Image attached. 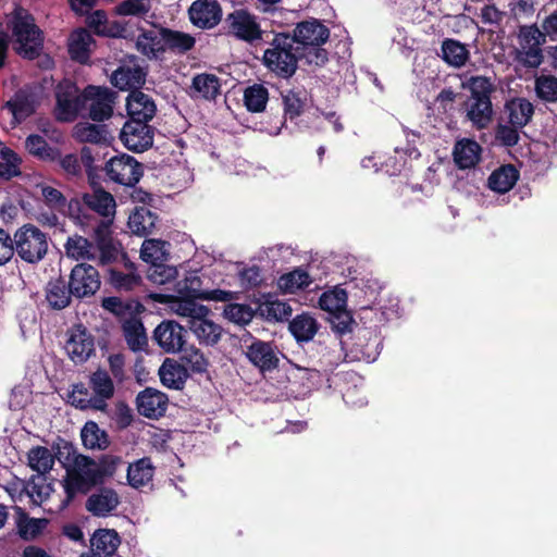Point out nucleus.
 <instances>
[{
  "mask_svg": "<svg viewBox=\"0 0 557 557\" xmlns=\"http://www.w3.org/2000/svg\"><path fill=\"white\" fill-rule=\"evenodd\" d=\"M58 458H65L66 461L72 459V468L66 470L64 479V492L66 503L74 499L77 494H87L97 485H101L108 478L114 475L116 467L122 462L121 457L113 455H102L99 460L91 457L76 454L71 443L64 442L58 447Z\"/></svg>",
  "mask_w": 557,
  "mask_h": 557,
  "instance_id": "f257e3e1",
  "label": "nucleus"
},
{
  "mask_svg": "<svg viewBox=\"0 0 557 557\" xmlns=\"http://www.w3.org/2000/svg\"><path fill=\"white\" fill-rule=\"evenodd\" d=\"M8 28L12 33L13 49L17 55L28 61L41 55L45 34L27 9L16 5L10 14Z\"/></svg>",
  "mask_w": 557,
  "mask_h": 557,
  "instance_id": "f03ea898",
  "label": "nucleus"
},
{
  "mask_svg": "<svg viewBox=\"0 0 557 557\" xmlns=\"http://www.w3.org/2000/svg\"><path fill=\"white\" fill-rule=\"evenodd\" d=\"M269 45L263 52V65L278 77H292L298 69L299 60L305 59V52L295 38L287 32L275 33Z\"/></svg>",
  "mask_w": 557,
  "mask_h": 557,
  "instance_id": "7ed1b4c3",
  "label": "nucleus"
},
{
  "mask_svg": "<svg viewBox=\"0 0 557 557\" xmlns=\"http://www.w3.org/2000/svg\"><path fill=\"white\" fill-rule=\"evenodd\" d=\"M330 29L318 18H309L297 23L290 36L305 52L308 64L324 66L329 61V52L322 46L330 38Z\"/></svg>",
  "mask_w": 557,
  "mask_h": 557,
  "instance_id": "20e7f679",
  "label": "nucleus"
},
{
  "mask_svg": "<svg viewBox=\"0 0 557 557\" xmlns=\"http://www.w3.org/2000/svg\"><path fill=\"white\" fill-rule=\"evenodd\" d=\"M101 306L122 323L123 334L131 350L139 351V299L123 301L119 297L110 296L102 299Z\"/></svg>",
  "mask_w": 557,
  "mask_h": 557,
  "instance_id": "39448f33",
  "label": "nucleus"
},
{
  "mask_svg": "<svg viewBox=\"0 0 557 557\" xmlns=\"http://www.w3.org/2000/svg\"><path fill=\"white\" fill-rule=\"evenodd\" d=\"M15 253L26 263L36 264L48 252V236L30 223L23 224L14 232Z\"/></svg>",
  "mask_w": 557,
  "mask_h": 557,
  "instance_id": "423d86ee",
  "label": "nucleus"
},
{
  "mask_svg": "<svg viewBox=\"0 0 557 557\" xmlns=\"http://www.w3.org/2000/svg\"><path fill=\"white\" fill-rule=\"evenodd\" d=\"M520 49L517 50L516 61L527 69H537L544 61L542 46L546 42L545 34L536 24L521 25L518 32Z\"/></svg>",
  "mask_w": 557,
  "mask_h": 557,
  "instance_id": "0eeeda50",
  "label": "nucleus"
},
{
  "mask_svg": "<svg viewBox=\"0 0 557 557\" xmlns=\"http://www.w3.org/2000/svg\"><path fill=\"white\" fill-rule=\"evenodd\" d=\"M224 33L237 40L253 45L263 39L258 17L246 9H236L224 18Z\"/></svg>",
  "mask_w": 557,
  "mask_h": 557,
  "instance_id": "6e6552de",
  "label": "nucleus"
},
{
  "mask_svg": "<svg viewBox=\"0 0 557 557\" xmlns=\"http://www.w3.org/2000/svg\"><path fill=\"white\" fill-rule=\"evenodd\" d=\"M40 106L38 87L34 84H25L16 89L13 96L3 103L2 110L12 114L11 126L15 128L33 116Z\"/></svg>",
  "mask_w": 557,
  "mask_h": 557,
  "instance_id": "1a4fd4ad",
  "label": "nucleus"
},
{
  "mask_svg": "<svg viewBox=\"0 0 557 557\" xmlns=\"http://www.w3.org/2000/svg\"><path fill=\"white\" fill-rule=\"evenodd\" d=\"M70 292L77 299L94 296L101 286L98 270L88 263H77L71 270L69 276Z\"/></svg>",
  "mask_w": 557,
  "mask_h": 557,
  "instance_id": "9d476101",
  "label": "nucleus"
},
{
  "mask_svg": "<svg viewBox=\"0 0 557 557\" xmlns=\"http://www.w3.org/2000/svg\"><path fill=\"white\" fill-rule=\"evenodd\" d=\"M116 94L108 87L88 85L84 89V107L89 103V117L103 122L113 114Z\"/></svg>",
  "mask_w": 557,
  "mask_h": 557,
  "instance_id": "9b49d317",
  "label": "nucleus"
},
{
  "mask_svg": "<svg viewBox=\"0 0 557 557\" xmlns=\"http://www.w3.org/2000/svg\"><path fill=\"white\" fill-rule=\"evenodd\" d=\"M103 170L107 176L117 184L134 186L139 182V162L129 154L112 157Z\"/></svg>",
  "mask_w": 557,
  "mask_h": 557,
  "instance_id": "f8f14e48",
  "label": "nucleus"
},
{
  "mask_svg": "<svg viewBox=\"0 0 557 557\" xmlns=\"http://www.w3.org/2000/svg\"><path fill=\"white\" fill-rule=\"evenodd\" d=\"M27 460L29 468L38 473L29 479L28 486L30 487V494H36L42 499V486L38 484L37 481H45V478L41 475L49 473L53 468L54 456L47 447L35 446L27 453Z\"/></svg>",
  "mask_w": 557,
  "mask_h": 557,
  "instance_id": "ddd939ff",
  "label": "nucleus"
},
{
  "mask_svg": "<svg viewBox=\"0 0 557 557\" xmlns=\"http://www.w3.org/2000/svg\"><path fill=\"white\" fill-rule=\"evenodd\" d=\"M188 331L173 320L162 321L153 332V339L168 354L178 352L187 343Z\"/></svg>",
  "mask_w": 557,
  "mask_h": 557,
  "instance_id": "4468645a",
  "label": "nucleus"
},
{
  "mask_svg": "<svg viewBox=\"0 0 557 557\" xmlns=\"http://www.w3.org/2000/svg\"><path fill=\"white\" fill-rule=\"evenodd\" d=\"M77 91L78 88L74 84L59 86L55 92L58 121L72 122L84 108V91L81 95H77Z\"/></svg>",
  "mask_w": 557,
  "mask_h": 557,
  "instance_id": "2eb2a0df",
  "label": "nucleus"
},
{
  "mask_svg": "<svg viewBox=\"0 0 557 557\" xmlns=\"http://www.w3.org/2000/svg\"><path fill=\"white\" fill-rule=\"evenodd\" d=\"M190 23L200 29H211L222 20V8L218 0H195L188 8Z\"/></svg>",
  "mask_w": 557,
  "mask_h": 557,
  "instance_id": "dca6fc26",
  "label": "nucleus"
},
{
  "mask_svg": "<svg viewBox=\"0 0 557 557\" xmlns=\"http://www.w3.org/2000/svg\"><path fill=\"white\" fill-rule=\"evenodd\" d=\"M147 297L159 304L169 305L177 314L186 317L188 320H193V317H198L200 313H209L207 307L197 305L196 300L178 295L174 290L171 294L149 293Z\"/></svg>",
  "mask_w": 557,
  "mask_h": 557,
  "instance_id": "f3484780",
  "label": "nucleus"
},
{
  "mask_svg": "<svg viewBox=\"0 0 557 557\" xmlns=\"http://www.w3.org/2000/svg\"><path fill=\"white\" fill-rule=\"evenodd\" d=\"M65 350L74 363H84L95 351L94 337L83 325H77L70 333Z\"/></svg>",
  "mask_w": 557,
  "mask_h": 557,
  "instance_id": "a211bd4d",
  "label": "nucleus"
},
{
  "mask_svg": "<svg viewBox=\"0 0 557 557\" xmlns=\"http://www.w3.org/2000/svg\"><path fill=\"white\" fill-rule=\"evenodd\" d=\"M245 356L261 372L272 371L278 367L280 359L275 347L270 342L253 339L246 347Z\"/></svg>",
  "mask_w": 557,
  "mask_h": 557,
  "instance_id": "6ab92c4d",
  "label": "nucleus"
},
{
  "mask_svg": "<svg viewBox=\"0 0 557 557\" xmlns=\"http://www.w3.org/2000/svg\"><path fill=\"white\" fill-rule=\"evenodd\" d=\"M354 334V343L351 351H354L358 359L367 362H373L380 355V346L382 344L375 331L368 327L357 326Z\"/></svg>",
  "mask_w": 557,
  "mask_h": 557,
  "instance_id": "aec40b11",
  "label": "nucleus"
},
{
  "mask_svg": "<svg viewBox=\"0 0 557 557\" xmlns=\"http://www.w3.org/2000/svg\"><path fill=\"white\" fill-rule=\"evenodd\" d=\"M111 84L120 90H129L127 97L128 106L132 102L139 104V65L131 67H119L111 75Z\"/></svg>",
  "mask_w": 557,
  "mask_h": 557,
  "instance_id": "412c9836",
  "label": "nucleus"
},
{
  "mask_svg": "<svg viewBox=\"0 0 557 557\" xmlns=\"http://www.w3.org/2000/svg\"><path fill=\"white\" fill-rule=\"evenodd\" d=\"M89 387L94 392L95 410L103 411L107 400L114 395V384L107 370L98 369L89 377Z\"/></svg>",
  "mask_w": 557,
  "mask_h": 557,
  "instance_id": "4be33fe9",
  "label": "nucleus"
},
{
  "mask_svg": "<svg viewBox=\"0 0 557 557\" xmlns=\"http://www.w3.org/2000/svg\"><path fill=\"white\" fill-rule=\"evenodd\" d=\"M16 533L24 541H33L47 528L49 521L46 518H33L22 507L15 506Z\"/></svg>",
  "mask_w": 557,
  "mask_h": 557,
  "instance_id": "5701e85b",
  "label": "nucleus"
},
{
  "mask_svg": "<svg viewBox=\"0 0 557 557\" xmlns=\"http://www.w3.org/2000/svg\"><path fill=\"white\" fill-rule=\"evenodd\" d=\"M207 315L200 313L198 317H193V320H188V327L201 344L214 346L221 339L223 329L207 319Z\"/></svg>",
  "mask_w": 557,
  "mask_h": 557,
  "instance_id": "b1692460",
  "label": "nucleus"
},
{
  "mask_svg": "<svg viewBox=\"0 0 557 557\" xmlns=\"http://www.w3.org/2000/svg\"><path fill=\"white\" fill-rule=\"evenodd\" d=\"M162 385L168 388L181 391L188 379V370L184 364L171 358H165L158 370Z\"/></svg>",
  "mask_w": 557,
  "mask_h": 557,
  "instance_id": "393cba45",
  "label": "nucleus"
},
{
  "mask_svg": "<svg viewBox=\"0 0 557 557\" xmlns=\"http://www.w3.org/2000/svg\"><path fill=\"white\" fill-rule=\"evenodd\" d=\"M482 147L473 139L463 138L455 144L453 156L458 169L474 168L481 160Z\"/></svg>",
  "mask_w": 557,
  "mask_h": 557,
  "instance_id": "a878e982",
  "label": "nucleus"
},
{
  "mask_svg": "<svg viewBox=\"0 0 557 557\" xmlns=\"http://www.w3.org/2000/svg\"><path fill=\"white\" fill-rule=\"evenodd\" d=\"M169 397L165 393L146 387L141 391V416L149 419H159L166 412Z\"/></svg>",
  "mask_w": 557,
  "mask_h": 557,
  "instance_id": "bb28decb",
  "label": "nucleus"
},
{
  "mask_svg": "<svg viewBox=\"0 0 557 557\" xmlns=\"http://www.w3.org/2000/svg\"><path fill=\"white\" fill-rule=\"evenodd\" d=\"M168 27L156 26L151 29L141 27V54L147 55L149 59H160L166 51L165 46V32Z\"/></svg>",
  "mask_w": 557,
  "mask_h": 557,
  "instance_id": "cd10ccee",
  "label": "nucleus"
},
{
  "mask_svg": "<svg viewBox=\"0 0 557 557\" xmlns=\"http://www.w3.org/2000/svg\"><path fill=\"white\" fill-rule=\"evenodd\" d=\"M120 503L117 493L112 488L102 487L91 494L86 502V509L96 517H107Z\"/></svg>",
  "mask_w": 557,
  "mask_h": 557,
  "instance_id": "c85d7f7f",
  "label": "nucleus"
},
{
  "mask_svg": "<svg viewBox=\"0 0 557 557\" xmlns=\"http://www.w3.org/2000/svg\"><path fill=\"white\" fill-rule=\"evenodd\" d=\"M462 109L466 112V117L476 129L486 128L493 120L492 101L467 99L462 104Z\"/></svg>",
  "mask_w": 557,
  "mask_h": 557,
  "instance_id": "c756f323",
  "label": "nucleus"
},
{
  "mask_svg": "<svg viewBox=\"0 0 557 557\" xmlns=\"http://www.w3.org/2000/svg\"><path fill=\"white\" fill-rule=\"evenodd\" d=\"M94 42L91 34L87 29L79 28L74 30L69 38L67 45L71 60L79 64H87L90 59V45Z\"/></svg>",
  "mask_w": 557,
  "mask_h": 557,
  "instance_id": "7c9ffc66",
  "label": "nucleus"
},
{
  "mask_svg": "<svg viewBox=\"0 0 557 557\" xmlns=\"http://www.w3.org/2000/svg\"><path fill=\"white\" fill-rule=\"evenodd\" d=\"M157 106L152 98L141 92V154L152 148L156 128L149 122L156 116Z\"/></svg>",
  "mask_w": 557,
  "mask_h": 557,
  "instance_id": "2f4dec72",
  "label": "nucleus"
},
{
  "mask_svg": "<svg viewBox=\"0 0 557 557\" xmlns=\"http://www.w3.org/2000/svg\"><path fill=\"white\" fill-rule=\"evenodd\" d=\"M520 177V172L513 164H504L494 170L488 176L487 186L498 194L508 193Z\"/></svg>",
  "mask_w": 557,
  "mask_h": 557,
  "instance_id": "473e14b6",
  "label": "nucleus"
},
{
  "mask_svg": "<svg viewBox=\"0 0 557 557\" xmlns=\"http://www.w3.org/2000/svg\"><path fill=\"white\" fill-rule=\"evenodd\" d=\"M121 544V539L115 530L99 529L90 539L91 550L101 557L113 556Z\"/></svg>",
  "mask_w": 557,
  "mask_h": 557,
  "instance_id": "72a5a7b5",
  "label": "nucleus"
},
{
  "mask_svg": "<svg viewBox=\"0 0 557 557\" xmlns=\"http://www.w3.org/2000/svg\"><path fill=\"white\" fill-rule=\"evenodd\" d=\"M73 294L70 292L69 282L60 276L50 281L47 287L46 299L54 310H62L71 305Z\"/></svg>",
  "mask_w": 557,
  "mask_h": 557,
  "instance_id": "f704fd0d",
  "label": "nucleus"
},
{
  "mask_svg": "<svg viewBox=\"0 0 557 557\" xmlns=\"http://www.w3.org/2000/svg\"><path fill=\"white\" fill-rule=\"evenodd\" d=\"M284 119L295 122L308 107V94L305 89H290L282 95Z\"/></svg>",
  "mask_w": 557,
  "mask_h": 557,
  "instance_id": "c9c22d12",
  "label": "nucleus"
},
{
  "mask_svg": "<svg viewBox=\"0 0 557 557\" xmlns=\"http://www.w3.org/2000/svg\"><path fill=\"white\" fill-rule=\"evenodd\" d=\"M83 202L90 210L99 213L100 215L108 218L113 215L115 212V200L113 196L102 189H95L92 193L83 195Z\"/></svg>",
  "mask_w": 557,
  "mask_h": 557,
  "instance_id": "e433bc0d",
  "label": "nucleus"
},
{
  "mask_svg": "<svg viewBox=\"0 0 557 557\" xmlns=\"http://www.w3.org/2000/svg\"><path fill=\"white\" fill-rule=\"evenodd\" d=\"M26 151L41 161L54 162L60 158V149L49 146L47 140L38 134H30L25 139Z\"/></svg>",
  "mask_w": 557,
  "mask_h": 557,
  "instance_id": "4c0bfd02",
  "label": "nucleus"
},
{
  "mask_svg": "<svg viewBox=\"0 0 557 557\" xmlns=\"http://www.w3.org/2000/svg\"><path fill=\"white\" fill-rule=\"evenodd\" d=\"M441 57L448 65L461 67L468 61L470 52L465 44L446 38L442 41Z\"/></svg>",
  "mask_w": 557,
  "mask_h": 557,
  "instance_id": "58836bf2",
  "label": "nucleus"
},
{
  "mask_svg": "<svg viewBox=\"0 0 557 557\" xmlns=\"http://www.w3.org/2000/svg\"><path fill=\"white\" fill-rule=\"evenodd\" d=\"M506 110L508 111L509 124L519 128L524 127L531 121L534 113L532 103L524 98L507 102Z\"/></svg>",
  "mask_w": 557,
  "mask_h": 557,
  "instance_id": "ea45409f",
  "label": "nucleus"
},
{
  "mask_svg": "<svg viewBox=\"0 0 557 557\" xmlns=\"http://www.w3.org/2000/svg\"><path fill=\"white\" fill-rule=\"evenodd\" d=\"M191 89L206 100H215L221 92L220 78L209 73L197 74L193 78Z\"/></svg>",
  "mask_w": 557,
  "mask_h": 557,
  "instance_id": "a19ab883",
  "label": "nucleus"
},
{
  "mask_svg": "<svg viewBox=\"0 0 557 557\" xmlns=\"http://www.w3.org/2000/svg\"><path fill=\"white\" fill-rule=\"evenodd\" d=\"M462 88L468 89L470 95L467 99L492 101V94L495 91V86L491 78L486 76H471L462 83Z\"/></svg>",
  "mask_w": 557,
  "mask_h": 557,
  "instance_id": "79ce46f5",
  "label": "nucleus"
},
{
  "mask_svg": "<svg viewBox=\"0 0 557 557\" xmlns=\"http://www.w3.org/2000/svg\"><path fill=\"white\" fill-rule=\"evenodd\" d=\"M292 307L278 299H272L270 296L257 308V313L267 321H283L292 315Z\"/></svg>",
  "mask_w": 557,
  "mask_h": 557,
  "instance_id": "37998d69",
  "label": "nucleus"
},
{
  "mask_svg": "<svg viewBox=\"0 0 557 557\" xmlns=\"http://www.w3.org/2000/svg\"><path fill=\"white\" fill-rule=\"evenodd\" d=\"M178 295L194 300H203L207 289L202 288V281L197 272H188L183 280L175 282L173 289Z\"/></svg>",
  "mask_w": 557,
  "mask_h": 557,
  "instance_id": "c03bdc74",
  "label": "nucleus"
},
{
  "mask_svg": "<svg viewBox=\"0 0 557 557\" xmlns=\"http://www.w3.org/2000/svg\"><path fill=\"white\" fill-rule=\"evenodd\" d=\"M318 323L314 318L302 313L294 318L289 323V331L297 342H309L318 332Z\"/></svg>",
  "mask_w": 557,
  "mask_h": 557,
  "instance_id": "a18cd8bd",
  "label": "nucleus"
},
{
  "mask_svg": "<svg viewBox=\"0 0 557 557\" xmlns=\"http://www.w3.org/2000/svg\"><path fill=\"white\" fill-rule=\"evenodd\" d=\"M165 36L166 50L175 54L183 55L195 48L196 38L188 33L168 28Z\"/></svg>",
  "mask_w": 557,
  "mask_h": 557,
  "instance_id": "49530a36",
  "label": "nucleus"
},
{
  "mask_svg": "<svg viewBox=\"0 0 557 557\" xmlns=\"http://www.w3.org/2000/svg\"><path fill=\"white\" fill-rule=\"evenodd\" d=\"M83 445L89 449H106L110 445L109 436L94 421L85 423L81 432Z\"/></svg>",
  "mask_w": 557,
  "mask_h": 557,
  "instance_id": "de8ad7c7",
  "label": "nucleus"
},
{
  "mask_svg": "<svg viewBox=\"0 0 557 557\" xmlns=\"http://www.w3.org/2000/svg\"><path fill=\"white\" fill-rule=\"evenodd\" d=\"M268 101L269 90L262 84L248 86L244 91V104L249 112H263Z\"/></svg>",
  "mask_w": 557,
  "mask_h": 557,
  "instance_id": "09e8293b",
  "label": "nucleus"
},
{
  "mask_svg": "<svg viewBox=\"0 0 557 557\" xmlns=\"http://www.w3.org/2000/svg\"><path fill=\"white\" fill-rule=\"evenodd\" d=\"M166 246L169 243L162 239H145L141 243V261L148 264L166 262L169 258Z\"/></svg>",
  "mask_w": 557,
  "mask_h": 557,
  "instance_id": "8fccbe9b",
  "label": "nucleus"
},
{
  "mask_svg": "<svg viewBox=\"0 0 557 557\" xmlns=\"http://www.w3.org/2000/svg\"><path fill=\"white\" fill-rule=\"evenodd\" d=\"M312 283L309 273L300 268H297L288 273H285L278 278V286L287 293H294L298 289H305Z\"/></svg>",
  "mask_w": 557,
  "mask_h": 557,
  "instance_id": "3c124183",
  "label": "nucleus"
},
{
  "mask_svg": "<svg viewBox=\"0 0 557 557\" xmlns=\"http://www.w3.org/2000/svg\"><path fill=\"white\" fill-rule=\"evenodd\" d=\"M178 352L181 360L189 367L191 372L201 374L207 371L209 361L199 348L186 343Z\"/></svg>",
  "mask_w": 557,
  "mask_h": 557,
  "instance_id": "603ef678",
  "label": "nucleus"
},
{
  "mask_svg": "<svg viewBox=\"0 0 557 557\" xmlns=\"http://www.w3.org/2000/svg\"><path fill=\"white\" fill-rule=\"evenodd\" d=\"M145 272L147 281L153 285H165L177 276V269L165 262L148 264Z\"/></svg>",
  "mask_w": 557,
  "mask_h": 557,
  "instance_id": "864d4df0",
  "label": "nucleus"
},
{
  "mask_svg": "<svg viewBox=\"0 0 557 557\" xmlns=\"http://www.w3.org/2000/svg\"><path fill=\"white\" fill-rule=\"evenodd\" d=\"M256 314L257 310L246 304L230 302L223 310L224 318L238 325L248 324Z\"/></svg>",
  "mask_w": 557,
  "mask_h": 557,
  "instance_id": "5fc2aeb1",
  "label": "nucleus"
},
{
  "mask_svg": "<svg viewBox=\"0 0 557 557\" xmlns=\"http://www.w3.org/2000/svg\"><path fill=\"white\" fill-rule=\"evenodd\" d=\"M347 294L344 289L323 293L319 299L320 308L332 314L346 309Z\"/></svg>",
  "mask_w": 557,
  "mask_h": 557,
  "instance_id": "6e6d98bb",
  "label": "nucleus"
},
{
  "mask_svg": "<svg viewBox=\"0 0 557 557\" xmlns=\"http://www.w3.org/2000/svg\"><path fill=\"white\" fill-rule=\"evenodd\" d=\"M535 91L540 99L547 102L557 101V77L541 75L535 78Z\"/></svg>",
  "mask_w": 557,
  "mask_h": 557,
  "instance_id": "4d7b16f0",
  "label": "nucleus"
},
{
  "mask_svg": "<svg viewBox=\"0 0 557 557\" xmlns=\"http://www.w3.org/2000/svg\"><path fill=\"white\" fill-rule=\"evenodd\" d=\"M69 401L81 410L95 409L94 396L89 395V388L84 383L73 385L72 392L69 394Z\"/></svg>",
  "mask_w": 557,
  "mask_h": 557,
  "instance_id": "13d9d810",
  "label": "nucleus"
},
{
  "mask_svg": "<svg viewBox=\"0 0 557 557\" xmlns=\"http://www.w3.org/2000/svg\"><path fill=\"white\" fill-rule=\"evenodd\" d=\"M76 136L82 143L98 144L104 139L106 126L98 124H77Z\"/></svg>",
  "mask_w": 557,
  "mask_h": 557,
  "instance_id": "bf43d9fd",
  "label": "nucleus"
},
{
  "mask_svg": "<svg viewBox=\"0 0 557 557\" xmlns=\"http://www.w3.org/2000/svg\"><path fill=\"white\" fill-rule=\"evenodd\" d=\"M3 157L7 159V162L0 161V180L10 181L13 177L20 176L22 173L18 168L21 159L17 154L7 148L5 151H3Z\"/></svg>",
  "mask_w": 557,
  "mask_h": 557,
  "instance_id": "052dcab7",
  "label": "nucleus"
},
{
  "mask_svg": "<svg viewBox=\"0 0 557 557\" xmlns=\"http://www.w3.org/2000/svg\"><path fill=\"white\" fill-rule=\"evenodd\" d=\"M41 195L44 197L45 203L50 209L58 212H64L67 206V200L62 191L52 186H44L41 188Z\"/></svg>",
  "mask_w": 557,
  "mask_h": 557,
  "instance_id": "680f3d73",
  "label": "nucleus"
},
{
  "mask_svg": "<svg viewBox=\"0 0 557 557\" xmlns=\"http://www.w3.org/2000/svg\"><path fill=\"white\" fill-rule=\"evenodd\" d=\"M109 283L114 288L129 290L139 283V275L134 273L125 274L119 270L110 269Z\"/></svg>",
  "mask_w": 557,
  "mask_h": 557,
  "instance_id": "e2e57ef3",
  "label": "nucleus"
},
{
  "mask_svg": "<svg viewBox=\"0 0 557 557\" xmlns=\"http://www.w3.org/2000/svg\"><path fill=\"white\" fill-rule=\"evenodd\" d=\"M519 127L510 125L498 124L495 129V138L502 146L510 148L519 143L520 135Z\"/></svg>",
  "mask_w": 557,
  "mask_h": 557,
  "instance_id": "0e129e2a",
  "label": "nucleus"
},
{
  "mask_svg": "<svg viewBox=\"0 0 557 557\" xmlns=\"http://www.w3.org/2000/svg\"><path fill=\"white\" fill-rule=\"evenodd\" d=\"M90 243L87 238L78 236L76 238H69L65 248L69 256L78 259L89 258Z\"/></svg>",
  "mask_w": 557,
  "mask_h": 557,
  "instance_id": "69168bd1",
  "label": "nucleus"
},
{
  "mask_svg": "<svg viewBox=\"0 0 557 557\" xmlns=\"http://www.w3.org/2000/svg\"><path fill=\"white\" fill-rule=\"evenodd\" d=\"M331 323L332 329L337 332L341 335H344L346 333L354 332L352 325L355 324V321L352 319V315L350 312H348L346 309L339 310L338 312L332 314Z\"/></svg>",
  "mask_w": 557,
  "mask_h": 557,
  "instance_id": "338daca9",
  "label": "nucleus"
},
{
  "mask_svg": "<svg viewBox=\"0 0 557 557\" xmlns=\"http://www.w3.org/2000/svg\"><path fill=\"white\" fill-rule=\"evenodd\" d=\"M63 172L70 177H78L82 175V166L79 158L75 153H67L57 159Z\"/></svg>",
  "mask_w": 557,
  "mask_h": 557,
  "instance_id": "774afa93",
  "label": "nucleus"
}]
</instances>
